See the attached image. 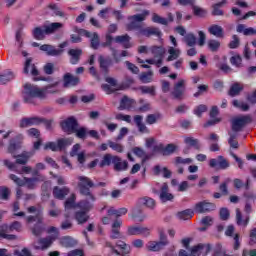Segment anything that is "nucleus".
<instances>
[{"label": "nucleus", "mask_w": 256, "mask_h": 256, "mask_svg": "<svg viewBox=\"0 0 256 256\" xmlns=\"http://www.w3.org/2000/svg\"><path fill=\"white\" fill-rule=\"evenodd\" d=\"M158 119H161V114H149L146 117V123L147 125H155Z\"/></svg>", "instance_id": "54"}, {"label": "nucleus", "mask_w": 256, "mask_h": 256, "mask_svg": "<svg viewBox=\"0 0 256 256\" xmlns=\"http://www.w3.org/2000/svg\"><path fill=\"white\" fill-rule=\"evenodd\" d=\"M134 123L136 124V127L138 128V131L140 133H146L147 135L151 133L149 128H147V126L143 123V116L141 115L134 116Z\"/></svg>", "instance_id": "29"}, {"label": "nucleus", "mask_w": 256, "mask_h": 256, "mask_svg": "<svg viewBox=\"0 0 256 256\" xmlns=\"http://www.w3.org/2000/svg\"><path fill=\"white\" fill-rule=\"evenodd\" d=\"M27 135L29 137H34L35 139H40L41 132L37 128H30L29 130H27Z\"/></svg>", "instance_id": "62"}, {"label": "nucleus", "mask_w": 256, "mask_h": 256, "mask_svg": "<svg viewBox=\"0 0 256 256\" xmlns=\"http://www.w3.org/2000/svg\"><path fill=\"white\" fill-rule=\"evenodd\" d=\"M63 87H76L79 85L80 79L77 76H73L71 73H66L63 77Z\"/></svg>", "instance_id": "26"}, {"label": "nucleus", "mask_w": 256, "mask_h": 256, "mask_svg": "<svg viewBox=\"0 0 256 256\" xmlns=\"http://www.w3.org/2000/svg\"><path fill=\"white\" fill-rule=\"evenodd\" d=\"M8 229L10 230V233H12V231H21V222H12L10 225H8Z\"/></svg>", "instance_id": "64"}, {"label": "nucleus", "mask_w": 256, "mask_h": 256, "mask_svg": "<svg viewBox=\"0 0 256 256\" xmlns=\"http://www.w3.org/2000/svg\"><path fill=\"white\" fill-rule=\"evenodd\" d=\"M98 61H99L101 71H103V73L107 75V73H109V67L113 65V60L111 58H105L103 56H99Z\"/></svg>", "instance_id": "28"}, {"label": "nucleus", "mask_w": 256, "mask_h": 256, "mask_svg": "<svg viewBox=\"0 0 256 256\" xmlns=\"http://www.w3.org/2000/svg\"><path fill=\"white\" fill-rule=\"evenodd\" d=\"M115 157H117V155H112L109 153L105 154L102 157V160L99 162L98 167H100V169H103L104 167H111V165H113Z\"/></svg>", "instance_id": "31"}, {"label": "nucleus", "mask_w": 256, "mask_h": 256, "mask_svg": "<svg viewBox=\"0 0 256 256\" xmlns=\"http://www.w3.org/2000/svg\"><path fill=\"white\" fill-rule=\"evenodd\" d=\"M89 212L79 210L76 211L74 214L75 220L77 221L78 225H84V223H87L89 221Z\"/></svg>", "instance_id": "33"}, {"label": "nucleus", "mask_w": 256, "mask_h": 256, "mask_svg": "<svg viewBox=\"0 0 256 256\" xmlns=\"http://www.w3.org/2000/svg\"><path fill=\"white\" fill-rule=\"evenodd\" d=\"M114 171L121 172L127 171L129 169V162L127 160L121 159V157L116 156L113 160Z\"/></svg>", "instance_id": "23"}, {"label": "nucleus", "mask_w": 256, "mask_h": 256, "mask_svg": "<svg viewBox=\"0 0 256 256\" xmlns=\"http://www.w3.org/2000/svg\"><path fill=\"white\" fill-rule=\"evenodd\" d=\"M48 93L55 95V93H59V90H52L51 86L38 88L36 85L26 83L24 85V103H27L28 105H37V99H46Z\"/></svg>", "instance_id": "2"}, {"label": "nucleus", "mask_w": 256, "mask_h": 256, "mask_svg": "<svg viewBox=\"0 0 256 256\" xmlns=\"http://www.w3.org/2000/svg\"><path fill=\"white\" fill-rule=\"evenodd\" d=\"M169 56L167 58V61H175V59H179V55H181V51L175 49V48H170L168 50Z\"/></svg>", "instance_id": "52"}, {"label": "nucleus", "mask_w": 256, "mask_h": 256, "mask_svg": "<svg viewBox=\"0 0 256 256\" xmlns=\"http://www.w3.org/2000/svg\"><path fill=\"white\" fill-rule=\"evenodd\" d=\"M219 47H221V43L217 40H210L208 42V48L212 53H215L216 51H219Z\"/></svg>", "instance_id": "57"}, {"label": "nucleus", "mask_w": 256, "mask_h": 256, "mask_svg": "<svg viewBox=\"0 0 256 256\" xmlns=\"http://www.w3.org/2000/svg\"><path fill=\"white\" fill-rule=\"evenodd\" d=\"M177 151V145L173 144V143H170V144H167L165 147H164V157H167L169 155H173V153Z\"/></svg>", "instance_id": "53"}, {"label": "nucleus", "mask_w": 256, "mask_h": 256, "mask_svg": "<svg viewBox=\"0 0 256 256\" xmlns=\"http://www.w3.org/2000/svg\"><path fill=\"white\" fill-rule=\"evenodd\" d=\"M164 151H165V145H163V143H160L158 145H154L152 147L153 155H156V153H159L160 155L164 156Z\"/></svg>", "instance_id": "60"}, {"label": "nucleus", "mask_w": 256, "mask_h": 256, "mask_svg": "<svg viewBox=\"0 0 256 256\" xmlns=\"http://www.w3.org/2000/svg\"><path fill=\"white\" fill-rule=\"evenodd\" d=\"M193 215H195V211L191 209H186L177 213L178 219L182 221H189V219L193 218Z\"/></svg>", "instance_id": "37"}, {"label": "nucleus", "mask_w": 256, "mask_h": 256, "mask_svg": "<svg viewBox=\"0 0 256 256\" xmlns=\"http://www.w3.org/2000/svg\"><path fill=\"white\" fill-rule=\"evenodd\" d=\"M131 37L129 35H122V36H117L114 38L115 43H122L124 49H131V42H129Z\"/></svg>", "instance_id": "35"}, {"label": "nucleus", "mask_w": 256, "mask_h": 256, "mask_svg": "<svg viewBox=\"0 0 256 256\" xmlns=\"http://www.w3.org/2000/svg\"><path fill=\"white\" fill-rule=\"evenodd\" d=\"M232 41H230V43L228 44L229 46V49H237V47H239L240 45V40H239V37L237 35H233L232 36Z\"/></svg>", "instance_id": "61"}, {"label": "nucleus", "mask_w": 256, "mask_h": 256, "mask_svg": "<svg viewBox=\"0 0 256 256\" xmlns=\"http://www.w3.org/2000/svg\"><path fill=\"white\" fill-rule=\"evenodd\" d=\"M56 240L57 236H48L45 238H40L37 241V245L34 246V249H36L37 251H45L49 249V247H51V245H53L54 241Z\"/></svg>", "instance_id": "17"}, {"label": "nucleus", "mask_w": 256, "mask_h": 256, "mask_svg": "<svg viewBox=\"0 0 256 256\" xmlns=\"http://www.w3.org/2000/svg\"><path fill=\"white\" fill-rule=\"evenodd\" d=\"M193 163V159L191 158H183L181 156H177L174 161V165L179 167V165H191Z\"/></svg>", "instance_id": "50"}, {"label": "nucleus", "mask_w": 256, "mask_h": 256, "mask_svg": "<svg viewBox=\"0 0 256 256\" xmlns=\"http://www.w3.org/2000/svg\"><path fill=\"white\" fill-rule=\"evenodd\" d=\"M161 172H162V177H164V179H171V175H173L171 170H169V168L167 167H163L161 169L160 165L154 166L153 173L154 175H156V177H158V175H161Z\"/></svg>", "instance_id": "30"}, {"label": "nucleus", "mask_w": 256, "mask_h": 256, "mask_svg": "<svg viewBox=\"0 0 256 256\" xmlns=\"http://www.w3.org/2000/svg\"><path fill=\"white\" fill-rule=\"evenodd\" d=\"M140 205H145L149 209H153L155 207V200L151 197H143L139 199Z\"/></svg>", "instance_id": "45"}, {"label": "nucleus", "mask_w": 256, "mask_h": 256, "mask_svg": "<svg viewBox=\"0 0 256 256\" xmlns=\"http://www.w3.org/2000/svg\"><path fill=\"white\" fill-rule=\"evenodd\" d=\"M116 247L120 249V253H131V246L122 240L116 242Z\"/></svg>", "instance_id": "47"}, {"label": "nucleus", "mask_w": 256, "mask_h": 256, "mask_svg": "<svg viewBox=\"0 0 256 256\" xmlns=\"http://www.w3.org/2000/svg\"><path fill=\"white\" fill-rule=\"evenodd\" d=\"M33 155V152L24 151L21 154L14 155L13 158L16 159L17 165H27V163H29V159H31Z\"/></svg>", "instance_id": "24"}, {"label": "nucleus", "mask_w": 256, "mask_h": 256, "mask_svg": "<svg viewBox=\"0 0 256 256\" xmlns=\"http://www.w3.org/2000/svg\"><path fill=\"white\" fill-rule=\"evenodd\" d=\"M209 167L211 169H220L225 171V169H229L231 164L227 161V159L223 156H217V158H211L209 160Z\"/></svg>", "instance_id": "13"}, {"label": "nucleus", "mask_w": 256, "mask_h": 256, "mask_svg": "<svg viewBox=\"0 0 256 256\" xmlns=\"http://www.w3.org/2000/svg\"><path fill=\"white\" fill-rule=\"evenodd\" d=\"M207 111V105L205 104H200L194 109V115L197 117H202L203 113H206Z\"/></svg>", "instance_id": "56"}, {"label": "nucleus", "mask_w": 256, "mask_h": 256, "mask_svg": "<svg viewBox=\"0 0 256 256\" xmlns=\"http://www.w3.org/2000/svg\"><path fill=\"white\" fill-rule=\"evenodd\" d=\"M184 143L189 145V147H194L197 151L201 149V144H199V139L193 137H186Z\"/></svg>", "instance_id": "41"}, {"label": "nucleus", "mask_w": 256, "mask_h": 256, "mask_svg": "<svg viewBox=\"0 0 256 256\" xmlns=\"http://www.w3.org/2000/svg\"><path fill=\"white\" fill-rule=\"evenodd\" d=\"M15 79V74L11 71L4 72L0 74V85H7L9 81H13Z\"/></svg>", "instance_id": "39"}, {"label": "nucleus", "mask_w": 256, "mask_h": 256, "mask_svg": "<svg viewBox=\"0 0 256 256\" xmlns=\"http://www.w3.org/2000/svg\"><path fill=\"white\" fill-rule=\"evenodd\" d=\"M60 127L67 135H73L76 127H79V121L75 116H70L60 122Z\"/></svg>", "instance_id": "8"}, {"label": "nucleus", "mask_w": 256, "mask_h": 256, "mask_svg": "<svg viewBox=\"0 0 256 256\" xmlns=\"http://www.w3.org/2000/svg\"><path fill=\"white\" fill-rule=\"evenodd\" d=\"M141 83H151L153 81V71L143 72L139 76Z\"/></svg>", "instance_id": "48"}, {"label": "nucleus", "mask_w": 256, "mask_h": 256, "mask_svg": "<svg viewBox=\"0 0 256 256\" xmlns=\"http://www.w3.org/2000/svg\"><path fill=\"white\" fill-rule=\"evenodd\" d=\"M65 209H73L75 207V194H72L70 198H68L64 202Z\"/></svg>", "instance_id": "59"}, {"label": "nucleus", "mask_w": 256, "mask_h": 256, "mask_svg": "<svg viewBox=\"0 0 256 256\" xmlns=\"http://www.w3.org/2000/svg\"><path fill=\"white\" fill-rule=\"evenodd\" d=\"M237 33H255V29L247 28L245 24H239L236 28Z\"/></svg>", "instance_id": "58"}, {"label": "nucleus", "mask_w": 256, "mask_h": 256, "mask_svg": "<svg viewBox=\"0 0 256 256\" xmlns=\"http://www.w3.org/2000/svg\"><path fill=\"white\" fill-rule=\"evenodd\" d=\"M139 91H141L142 95H151V97H155V95H157L155 86H140Z\"/></svg>", "instance_id": "42"}, {"label": "nucleus", "mask_w": 256, "mask_h": 256, "mask_svg": "<svg viewBox=\"0 0 256 256\" xmlns=\"http://www.w3.org/2000/svg\"><path fill=\"white\" fill-rule=\"evenodd\" d=\"M83 35H84V37H92L90 40V45H91L92 49H99V47H103V48L109 47V50L112 53L113 59L116 61V63H119V57H117V49H115L113 46H111V45H113V43H115V38H113V36H111V34H106V36H105L106 41L102 42V43L99 39V34H97V33H94V34L84 33Z\"/></svg>", "instance_id": "3"}, {"label": "nucleus", "mask_w": 256, "mask_h": 256, "mask_svg": "<svg viewBox=\"0 0 256 256\" xmlns=\"http://www.w3.org/2000/svg\"><path fill=\"white\" fill-rule=\"evenodd\" d=\"M73 143V140L70 138H59L57 142H47L44 145V150L45 151H65L71 144Z\"/></svg>", "instance_id": "6"}, {"label": "nucleus", "mask_w": 256, "mask_h": 256, "mask_svg": "<svg viewBox=\"0 0 256 256\" xmlns=\"http://www.w3.org/2000/svg\"><path fill=\"white\" fill-rule=\"evenodd\" d=\"M9 179L15 183L18 187H27V189H35V183H37V178H19L15 174H10Z\"/></svg>", "instance_id": "9"}, {"label": "nucleus", "mask_w": 256, "mask_h": 256, "mask_svg": "<svg viewBox=\"0 0 256 256\" xmlns=\"http://www.w3.org/2000/svg\"><path fill=\"white\" fill-rule=\"evenodd\" d=\"M76 137L78 139H82V140H85L87 139V135H88V130L86 127H76V129L74 130V132Z\"/></svg>", "instance_id": "43"}, {"label": "nucleus", "mask_w": 256, "mask_h": 256, "mask_svg": "<svg viewBox=\"0 0 256 256\" xmlns=\"http://www.w3.org/2000/svg\"><path fill=\"white\" fill-rule=\"evenodd\" d=\"M11 192L9 191V188L7 187H0V197L4 201H7L9 199V195Z\"/></svg>", "instance_id": "63"}, {"label": "nucleus", "mask_w": 256, "mask_h": 256, "mask_svg": "<svg viewBox=\"0 0 256 256\" xmlns=\"http://www.w3.org/2000/svg\"><path fill=\"white\" fill-rule=\"evenodd\" d=\"M108 146L112 151H116V153H123V151H125V147H123V145L113 142L111 140H108Z\"/></svg>", "instance_id": "49"}, {"label": "nucleus", "mask_w": 256, "mask_h": 256, "mask_svg": "<svg viewBox=\"0 0 256 256\" xmlns=\"http://www.w3.org/2000/svg\"><path fill=\"white\" fill-rule=\"evenodd\" d=\"M152 22L157 23L158 25H169V20L157 13L152 14Z\"/></svg>", "instance_id": "44"}, {"label": "nucleus", "mask_w": 256, "mask_h": 256, "mask_svg": "<svg viewBox=\"0 0 256 256\" xmlns=\"http://www.w3.org/2000/svg\"><path fill=\"white\" fill-rule=\"evenodd\" d=\"M159 234V241H151L147 245L148 251H161L164 247H167L169 245V240L167 239V234H165V231L163 229H160L158 231Z\"/></svg>", "instance_id": "7"}, {"label": "nucleus", "mask_w": 256, "mask_h": 256, "mask_svg": "<svg viewBox=\"0 0 256 256\" xmlns=\"http://www.w3.org/2000/svg\"><path fill=\"white\" fill-rule=\"evenodd\" d=\"M217 206L213 202H209L207 200L200 201L194 206V213L203 214V213H211V211H215Z\"/></svg>", "instance_id": "12"}, {"label": "nucleus", "mask_w": 256, "mask_h": 256, "mask_svg": "<svg viewBox=\"0 0 256 256\" xmlns=\"http://www.w3.org/2000/svg\"><path fill=\"white\" fill-rule=\"evenodd\" d=\"M68 55L70 57V63L71 65H78V63L81 61V56L83 55V50L76 48V49H69Z\"/></svg>", "instance_id": "22"}, {"label": "nucleus", "mask_w": 256, "mask_h": 256, "mask_svg": "<svg viewBox=\"0 0 256 256\" xmlns=\"http://www.w3.org/2000/svg\"><path fill=\"white\" fill-rule=\"evenodd\" d=\"M184 41L188 47H195L197 45V38L194 34H186Z\"/></svg>", "instance_id": "51"}, {"label": "nucleus", "mask_w": 256, "mask_h": 256, "mask_svg": "<svg viewBox=\"0 0 256 256\" xmlns=\"http://www.w3.org/2000/svg\"><path fill=\"white\" fill-rule=\"evenodd\" d=\"M69 193H71V189L67 186H54L52 190V195L54 199H58L59 201H63V199H65V197H67Z\"/></svg>", "instance_id": "19"}, {"label": "nucleus", "mask_w": 256, "mask_h": 256, "mask_svg": "<svg viewBox=\"0 0 256 256\" xmlns=\"http://www.w3.org/2000/svg\"><path fill=\"white\" fill-rule=\"evenodd\" d=\"M249 123H253V118L251 115H243L232 120V131L234 133H239L243 131V127L249 125Z\"/></svg>", "instance_id": "11"}, {"label": "nucleus", "mask_w": 256, "mask_h": 256, "mask_svg": "<svg viewBox=\"0 0 256 256\" xmlns=\"http://www.w3.org/2000/svg\"><path fill=\"white\" fill-rule=\"evenodd\" d=\"M61 27H63V23L53 22L34 28L33 33H53L54 31H59Z\"/></svg>", "instance_id": "15"}, {"label": "nucleus", "mask_w": 256, "mask_h": 256, "mask_svg": "<svg viewBox=\"0 0 256 256\" xmlns=\"http://www.w3.org/2000/svg\"><path fill=\"white\" fill-rule=\"evenodd\" d=\"M127 208H125V207H122V208H120V209H115V208H110V209H108V211H107V215L109 216V217H111L112 215H115V217L116 218H119V217H121L122 215H127Z\"/></svg>", "instance_id": "40"}, {"label": "nucleus", "mask_w": 256, "mask_h": 256, "mask_svg": "<svg viewBox=\"0 0 256 256\" xmlns=\"http://www.w3.org/2000/svg\"><path fill=\"white\" fill-rule=\"evenodd\" d=\"M135 105H137V101L135 99L124 95L120 100L118 109L119 111H131L132 109H135Z\"/></svg>", "instance_id": "18"}, {"label": "nucleus", "mask_w": 256, "mask_h": 256, "mask_svg": "<svg viewBox=\"0 0 256 256\" xmlns=\"http://www.w3.org/2000/svg\"><path fill=\"white\" fill-rule=\"evenodd\" d=\"M67 45H68L67 41L62 42L61 44H59L60 49H57L53 45L43 44L40 46V51H44V53H46L48 57H59V55L63 54V49H65Z\"/></svg>", "instance_id": "10"}, {"label": "nucleus", "mask_w": 256, "mask_h": 256, "mask_svg": "<svg viewBox=\"0 0 256 256\" xmlns=\"http://www.w3.org/2000/svg\"><path fill=\"white\" fill-rule=\"evenodd\" d=\"M151 15L149 10H144L140 14H135L127 17L126 29L127 31H137L141 29V23Z\"/></svg>", "instance_id": "4"}, {"label": "nucleus", "mask_w": 256, "mask_h": 256, "mask_svg": "<svg viewBox=\"0 0 256 256\" xmlns=\"http://www.w3.org/2000/svg\"><path fill=\"white\" fill-rule=\"evenodd\" d=\"M23 143V134H18L14 138L9 141L7 151L10 155H15L19 149H21V145Z\"/></svg>", "instance_id": "16"}, {"label": "nucleus", "mask_w": 256, "mask_h": 256, "mask_svg": "<svg viewBox=\"0 0 256 256\" xmlns=\"http://www.w3.org/2000/svg\"><path fill=\"white\" fill-rule=\"evenodd\" d=\"M78 181L79 192L84 197H87V199L80 200L77 203V207L78 209H80V211H85L86 213H89V211L93 209L95 201H97L95 195L91 193V188L95 187V183H93L91 179L87 176H79Z\"/></svg>", "instance_id": "1"}, {"label": "nucleus", "mask_w": 256, "mask_h": 256, "mask_svg": "<svg viewBox=\"0 0 256 256\" xmlns=\"http://www.w3.org/2000/svg\"><path fill=\"white\" fill-rule=\"evenodd\" d=\"M217 115H219V108L217 106H212V108L210 110V118L213 120H208L204 124V127H212V125H217V123H220L221 119L216 118Z\"/></svg>", "instance_id": "25"}, {"label": "nucleus", "mask_w": 256, "mask_h": 256, "mask_svg": "<svg viewBox=\"0 0 256 256\" xmlns=\"http://www.w3.org/2000/svg\"><path fill=\"white\" fill-rule=\"evenodd\" d=\"M60 245L62 247H66V249H69L70 247H75L77 242L71 236H64L60 238Z\"/></svg>", "instance_id": "36"}, {"label": "nucleus", "mask_w": 256, "mask_h": 256, "mask_svg": "<svg viewBox=\"0 0 256 256\" xmlns=\"http://www.w3.org/2000/svg\"><path fill=\"white\" fill-rule=\"evenodd\" d=\"M11 233L9 230V225L3 224L0 226V239H7V241H15L17 239V235L8 234Z\"/></svg>", "instance_id": "27"}, {"label": "nucleus", "mask_w": 256, "mask_h": 256, "mask_svg": "<svg viewBox=\"0 0 256 256\" xmlns=\"http://www.w3.org/2000/svg\"><path fill=\"white\" fill-rule=\"evenodd\" d=\"M243 85H241L240 83L236 82V83H233L231 86H230V89L228 91V95L230 97H237V95H239L241 93V91H243Z\"/></svg>", "instance_id": "34"}, {"label": "nucleus", "mask_w": 256, "mask_h": 256, "mask_svg": "<svg viewBox=\"0 0 256 256\" xmlns=\"http://www.w3.org/2000/svg\"><path fill=\"white\" fill-rule=\"evenodd\" d=\"M105 81L106 83H109L111 87H116V91H125V89H127V86H125V84L117 83V79L113 77H106Z\"/></svg>", "instance_id": "38"}, {"label": "nucleus", "mask_w": 256, "mask_h": 256, "mask_svg": "<svg viewBox=\"0 0 256 256\" xmlns=\"http://www.w3.org/2000/svg\"><path fill=\"white\" fill-rule=\"evenodd\" d=\"M33 125H41V117L34 116L28 118H22L20 120V128L25 129L26 127H31Z\"/></svg>", "instance_id": "20"}, {"label": "nucleus", "mask_w": 256, "mask_h": 256, "mask_svg": "<svg viewBox=\"0 0 256 256\" xmlns=\"http://www.w3.org/2000/svg\"><path fill=\"white\" fill-rule=\"evenodd\" d=\"M159 197L162 203H167V201H173L175 199V196L169 193V185L167 183L162 184Z\"/></svg>", "instance_id": "21"}, {"label": "nucleus", "mask_w": 256, "mask_h": 256, "mask_svg": "<svg viewBox=\"0 0 256 256\" xmlns=\"http://www.w3.org/2000/svg\"><path fill=\"white\" fill-rule=\"evenodd\" d=\"M230 63L231 65H233L234 67H241L242 63H243V58H241L240 55H235V56H232L230 58Z\"/></svg>", "instance_id": "55"}, {"label": "nucleus", "mask_w": 256, "mask_h": 256, "mask_svg": "<svg viewBox=\"0 0 256 256\" xmlns=\"http://www.w3.org/2000/svg\"><path fill=\"white\" fill-rule=\"evenodd\" d=\"M249 221H251L249 215H247L243 219V214L241 213V210L236 209V224L238 225V227H247V225H249Z\"/></svg>", "instance_id": "32"}, {"label": "nucleus", "mask_w": 256, "mask_h": 256, "mask_svg": "<svg viewBox=\"0 0 256 256\" xmlns=\"http://www.w3.org/2000/svg\"><path fill=\"white\" fill-rule=\"evenodd\" d=\"M226 3H227V0H222L221 2L214 4L212 15L214 16L223 15V10H221V7H223V5H225Z\"/></svg>", "instance_id": "46"}, {"label": "nucleus", "mask_w": 256, "mask_h": 256, "mask_svg": "<svg viewBox=\"0 0 256 256\" xmlns=\"http://www.w3.org/2000/svg\"><path fill=\"white\" fill-rule=\"evenodd\" d=\"M26 223H35L32 227V234L35 237H40L45 231V224H43V213L37 212L35 216L30 215L26 218Z\"/></svg>", "instance_id": "5"}, {"label": "nucleus", "mask_w": 256, "mask_h": 256, "mask_svg": "<svg viewBox=\"0 0 256 256\" xmlns=\"http://www.w3.org/2000/svg\"><path fill=\"white\" fill-rule=\"evenodd\" d=\"M185 90V80H179L176 84H174V88L171 92L173 99L183 101V99H185Z\"/></svg>", "instance_id": "14"}]
</instances>
